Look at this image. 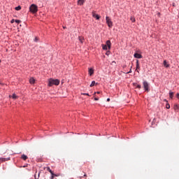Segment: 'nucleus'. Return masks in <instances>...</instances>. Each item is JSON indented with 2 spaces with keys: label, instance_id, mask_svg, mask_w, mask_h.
Returning a JSON list of instances; mask_svg holds the SVG:
<instances>
[{
  "label": "nucleus",
  "instance_id": "nucleus-18",
  "mask_svg": "<svg viewBox=\"0 0 179 179\" xmlns=\"http://www.w3.org/2000/svg\"><path fill=\"white\" fill-rule=\"evenodd\" d=\"M84 2H85V0H78V5H83Z\"/></svg>",
  "mask_w": 179,
  "mask_h": 179
},
{
  "label": "nucleus",
  "instance_id": "nucleus-26",
  "mask_svg": "<svg viewBox=\"0 0 179 179\" xmlns=\"http://www.w3.org/2000/svg\"><path fill=\"white\" fill-rule=\"evenodd\" d=\"M34 41H35L36 43H37V42L38 41V38L36 37V38H34Z\"/></svg>",
  "mask_w": 179,
  "mask_h": 179
},
{
  "label": "nucleus",
  "instance_id": "nucleus-38",
  "mask_svg": "<svg viewBox=\"0 0 179 179\" xmlns=\"http://www.w3.org/2000/svg\"><path fill=\"white\" fill-rule=\"evenodd\" d=\"M34 177H35V179H38V178H37V177H36V176Z\"/></svg>",
  "mask_w": 179,
  "mask_h": 179
},
{
  "label": "nucleus",
  "instance_id": "nucleus-24",
  "mask_svg": "<svg viewBox=\"0 0 179 179\" xmlns=\"http://www.w3.org/2000/svg\"><path fill=\"white\" fill-rule=\"evenodd\" d=\"M82 95L83 96H90L89 94L87 93H81Z\"/></svg>",
  "mask_w": 179,
  "mask_h": 179
},
{
  "label": "nucleus",
  "instance_id": "nucleus-14",
  "mask_svg": "<svg viewBox=\"0 0 179 179\" xmlns=\"http://www.w3.org/2000/svg\"><path fill=\"white\" fill-rule=\"evenodd\" d=\"M34 82H36V80H34V78L29 79V83H31V85H34Z\"/></svg>",
  "mask_w": 179,
  "mask_h": 179
},
{
  "label": "nucleus",
  "instance_id": "nucleus-9",
  "mask_svg": "<svg viewBox=\"0 0 179 179\" xmlns=\"http://www.w3.org/2000/svg\"><path fill=\"white\" fill-rule=\"evenodd\" d=\"M134 58L141 59V58H142V55H141L139 53H135L134 54Z\"/></svg>",
  "mask_w": 179,
  "mask_h": 179
},
{
  "label": "nucleus",
  "instance_id": "nucleus-13",
  "mask_svg": "<svg viewBox=\"0 0 179 179\" xmlns=\"http://www.w3.org/2000/svg\"><path fill=\"white\" fill-rule=\"evenodd\" d=\"M8 160H10V158H0V162H8Z\"/></svg>",
  "mask_w": 179,
  "mask_h": 179
},
{
  "label": "nucleus",
  "instance_id": "nucleus-22",
  "mask_svg": "<svg viewBox=\"0 0 179 179\" xmlns=\"http://www.w3.org/2000/svg\"><path fill=\"white\" fill-rule=\"evenodd\" d=\"M20 9H22V7L20 6L15 7V10H20Z\"/></svg>",
  "mask_w": 179,
  "mask_h": 179
},
{
  "label": "nucleus",
  "instance_id": "nucleus-17",
  "mask_svg": "<svg viewBox=\"0 0 179 179\" xmlns=\"http://www.w3.org/2000/svg\"><path fill=\"white\" fill-rule=\"evenodd\" d=\"M10 97H12V99H13V100H16V99H18L19 96L15 95V94H13V96H10Z\"/></svg>",
  "mask_w": 179,
  "mask_h": 179
},
{
  "label": "nucleus",
  "instance_id": "nucleus-31",
  "mask_svg": "<svg viewBox=\"0 0 179 179\" xmlns=\"http://www.w3.org/2000/svg\"><path fill=\"white\" fill-rule=\"evenodd\" d=\"M14 22H15V20H12L11 23H14Z\"/></svg>",
  "mask_w": 179,
  "mask_h": 179
},
{
  "label": "nucleus",
  "instance_id": "nucleus-40",
  "mask_svg": "<svg viewBox=\"0 0 179 179\" xmlns=\"http://www.w3.org/2000/svg\"><path fill=\"white\" fill-rule=\"evenodd\" d=\"M0 62H1V60H0Z\"/></svg>",
  "mask_w": 179,
  "mask_h": 179
},
{
  "label": "nucleus",
  "instance_id": "nucleus-30",
  "mask_svg": "<svg viewBox=\"0 0 179 179\" xmlns=\"http://www.w3.org/2000/svg\"><path fill=\"white\" fill-rule=\"evenodd\" d=\"M94 100H95L96 101H99V98H94Z\"/></svg>",
  "mask_w": 179,
  "mask_h": 179
},
{
  "label": "nucleus",
  "instance_id": "nucleus-6",
  "mask_svg": "<svg viewBox=\"0 0 179 179\" xmlns=\"http://www.w3.org/2000/svg\"><path fill=\"white\" fill-rule=\"evenodd\" d=\"M143 87H144V90H145L146 92H150V89H149V83H147V81H144L143 83Z\"/></svg>",
  "mask_w": 179,
  "mask_h": 179
},
{
  "label": "nucleus",
  "instance_id": "nucleus-3",
  "mask_svg": "<svg viewBox=\"0 0 179 179\" xmlns=\"http://www.w3.org/2000/svg\"><path fill=\"white\" fill-rule=\"evenodd\" d=\"M46 170H47V171H49V173H50V174L52 175V176H50V179H54V177H59V174H55V173H54V171H52V170H51V169H50V166H47V167H46Z\"/></svg>",
  "mask_w": 179,
  "mask_h": 179
},
{
  "label": "nucleus",
  "instance_id": "nucleus-20",
  "mask_svg": "<svg viewBox=\"0 0 179 179\" xmlns=\"http://www.w3.org/2000/svg\"><path fill=\"white\" fill-rule=\"evenodd\" d=\"M130 20H131V22H133V23H135L136 22V20H135V18L134 17H131Z\"/></svg>",
  "mask_w": 179,
  "mask_h": 179
},
{
  "label": "nucleus",
  "instance_id": "nucleus-39",
  "mask_svg": "<svg viewBox=\"0 0 179 179\" xmlns=\"http://www.w3.org/2000/svg\"><path fill=\"white\" fill-rule=\"evenodd\" d=\"M164 101H166V102H167V99H164Z\"/></svg>",
  "mask_w": 179,
  "mask_h": 179
},
{
  "label": "nucleus",
  "instance_id": "nucleus-27",
  "mask_svg": "<svg viewBox=\"0 0 179 179\" xmlns=\"http://www.w3.org/2000/svg\"><path fill=\"white\" fill-rule=\"evenodd\" d=\"M136 87H137V89H141V85H137V86H136Z\"/></svg>",
  "mask_w": 179,
  "mask_h": 179
},
{
  "label": "nucleus",
  "instance_id": "nucleus-11",
  "mask_svg": "<svg viewBox=\"0 0 179 179\" xmlns=\"http://www.w3.org/2000/svg\"><path fill=\"white\" fill-rule=\"evenodd\" d=\"M21 159H22V160L26 161L27 159H29V157H27V155L23 154V155L21 156Z\"/></svg>",
  "mask_w": 179,
  "mask_h": 179
},
{
  "label": "nucleus",
  "instance_id": "nucleus-1",
  "mask_svg": "<svg viewBox=\"0 0 179 179\" xmlns=\"http://www.w3.org/2000/svg\"><path fill=\"white\" fill-rule=\"evenodd\" d=\"M54 85L55 86H58V85H59V80H58V79L54 80L52 78L49 79L48 86L51 87V86H54Z\"/></svg>",
  "mask_w": 179,
  "mask_h": 179
},
{
  "label": "nucleus",
  "instance_id": "nucleus-32",
  "mask_svg": "<svg viewBox=\"0 0 179 179\" xmlns=\"http://www.w3.org/2000/svg\"><path fill=\"white\" fill-rule=\"evenodd\" d=\"M83 177H87V175L84 174Z\"/></svg>",
  "mask_w": 179,
  "mask_h": 179
},
{
  "label": "nucleus",
  "instance_id": "nucleus-34",
  "mask_svg": "<svg viewBox=\"0 0 179 179\" xmlns=\"http://www.w3.org/2000/svg\"><path fill=\"white\" fill-rule=\"evenodd\" d=\"M96 93H97V94H100V92H97Z\"/></svg>",
  "mask_w": 179,
  "mask_h": 179
},
{
  "label": "nucleus",
  "instance_id": "nucleus-8",
  "mask_svg": "<svg viewBox=\"0 0 179 179\" xmlns=\"http://www.w3.org/2000/svg\"><path fill=\"white\" fill-rule=\"evenodd\" d=\"M164 66L165 68H170V64L169 63H167V61L166 60H164Z\"/></svg>",
  "mask_w": 179,
  "mask_h": 179
},
{
  "label": "nucleus",
  "instance_id": "nucleus-19",
  "mask_svg": "<svg viewBox=\"0 0 179 179\" xmlns=\"http://www.w3.org/2000/svg\"><path fill=\"white\" fill-rule=\"evenodd\" d=\"M136 69H141V66H139V60H136Z\"/></svg>",
  "mask_w": 179,
  "mask_h": 179
},
{
  "label": "nucleus",
  "instance_id": "nucleus-4",
  "mask_svg": "<svg viewBox=\"0 0 179 179\" xmlns=\"http://www.w3.org/2000/svg\"><path fill=\"white\" fill-rule=\"evenodd\" d=\"M103 50H107L108 48L110 50L111 48V41H107L106 45H102Z\"/></svg>",
  "mask_w": 179,
  "mask_h": 179
},
{
  "label": "nucleus",
  "instance_id": "nucleus-35",
  "mask_svg": "<svg viewBox=\"0 0 179 179\" xmlns=\"http://www.w3.org/2000/svg\"><path fill=\"white\" fill-rule=\"evenodd\" d=\"M38 177H40V173H38Z\"/></svg>",
  "mask_w": 179,
  "mask_h": 179
},
{
  "label": "nucleus",
  "instance_id": "nucleus-25",
  "mask_svg": "<svg viewBox=\"0 0 179 179\" xmlns=\"http://www.w3.org/2000/svg\"><path fill=\"white\" fill-rule=\"evenodd\" d=\"M166 108L169 110L170 108V104L167 103L166 106Z\"/></svg>",
  "mask_w": 179,
  "mask_h": 179
},
{
  "label": "nucleus",
  "instance_id": "nucleus-21",
  "mask_svg": "<svg viewBox=\"0 0 179 179\" xmlns=\"http://www.w3.org/2000/svg\"><path fill=\"white\" fill-rule=\"evenodd\" d=\"M95 85H96V81H92L90 85V87H93V86H94Z\"/></svg>",
  "mask_w": 179,
  "mask_h": 179
},
{
  "label": "nucleus",
  "instance_id": "nucleus-28",
  "mask_svg": "<svg viewBox=\"0 0 179 179\" xmlns=\"http://www.w3.org/2000/svg\"><path fill=\"white\" fill-rule=\"evenodd\" d=\"M132 72V69H130V71L127 72V73H131Z\"/></svg>",
  "mask_w": 179,
  "mask_h": 179
},
{
  "label": "nucleus",
  "instance_id": "nucleus-29",
  "mask_svg": "<svg viewBox=\"0 0 179 179\" xmlns=\"http://www.w3.org/2000/svg\"><path fill=\"white\" fill-rule=\"evenodd\" d=\"M177 99H179V93L176 94Z\"/></svg>",
  "mask_w": 179,
  "mask_h": 179
},
{
  "label": "nucleus",
  "instance_id": "nucleus-7",
  "mask_svg": "<svg viewBox=\"0 0 179 179\" xmlns=\"http://www.w3.org/2000/svg\"><path fill=\"white\" fill-rule=\"evenodd\" d=\"M92 16H93V17H95V19H96V20H99V19H100V15L94 13V12H92Z\"/></svg>",
  "mask_w": 179,
  "mask_h": 179
},
{
  "label": "nucleus",
  "instance_id": "nucleus-5",
  "mask_svg": "<svg viewBox=\"0 0 179 179\" xmlns=\"http://www.w3.org/2000/svg\"><path fill=\"white\" fill-rule=\"evenodd\" d=\"M106 20L108 27L110 28L113 27V21H111V19L110 18V17L107 16L106 17Z\"/></svg>",
  "mask_w": 179,
  "mask_h": 179
},
{
  "label": "nucleus",
  "instance_id": "nucleus-36",
  "mask_svg": "<svg viewBox=\"0 0 179 179\" xmlns=\"http://www.w3.org/2000/svg\"><path fill=\"white\" fill-rule=\"evenodd\" d=\"M82 178H83V176H80V177H79L80 179H82Z\"/></svg>",
  "mask_w": 179,
  "mask_h": 179
},
{
  "label": "nucleus",
  "instance_id": "nucleus-33",
  "mask_svg": "<svg viewBox=\"0 0 179 179\" xmlns=\"http://www.w3.org/2000/svg\"><path fill=\"white\" fill-rule=\"evenodd\" d=\"M107 101H110V98H108V99H107Z\"/></svg>",
  "mask_w": 179,
  "mask_h": 179
},
{
  "label": "nucleus",
  "instance_id": "nucleus-37",
  "mask_svg": "<svg viewBox=\"0 0 179 179\" xmlns=\"http://www.w3.org/2000/svg\"><path fill=\"white\" fill-rule=\"evenodd\" d=\"M106 55H108V52H106Z\"/></svg>",
  "mask_w": 179,
  "mask_h": 179
},
{
  "label": "nucleus",
  "instance_id": "nucleus-10",
  "mask_svg": "<svg viewBox=\"0 0 179 179\" xmlns=\"http://www.w3.org/2000/svg\"><path fill=\"white\" fill-rule=\"evenodd\" d=\"M88 73H89V75L92 76V75L94 73V70H93V69H89Z\"/></svg>",
  "mask_w": 179,
  "mask_h": 179
},
{
  "label": "nucleus",
  "instance_id": "nucleus-15",
  "mask_svg": "<svg viewBox=\"0 0 179 179\" xmlns=\"http://www.w3.org/2000/svg\"><path fill=\"white\" fill-rule=\"evenodd\" d=\"M173 110H175L176 111H178V110H179L178 104H176L173 106Z\"/></svg>",
  "mask_w": 179,
  "mask_h": 179
},
{
  "label": "nucleus",
  "instance_id": "nucleus-12",
  "mask_svg": "<svg viewBox=\"0 0 179 179\" xmlns=\"http://www.w3.org/2000/svg\"><path fill=\"white\" fill-rule=\"evenodd\" d=\"M78 40L81 43V44H83V41H85V38H83V36H79Z\"/></svg>",
  "mask_w": 179,
  "mask_h": 179
},
{
  "label": "nucleus",
  "instance_id": "nucleus-16",
  "mask_svg": "<svg viewBox=\"0 0 179 179\" xmlns=\"http://www.w3.org/2000/svg\"><path fill=\"white\" fill-rule=\"evenodd\" d=\"M169 97H170V99H173V97H174V92L170 91L169 92Z\"/></svg>",
  "mask_w": 179,
  "mask_h": 179
},
{
  "label": "nucleus",
  "instance_id": "nucleus-23",
  "mask_svg": "<svg viewBox=\"0 0 179 179\" xmlns=\"http://www.w3.org/2000/svg\"><path fill=\"white\" fill-rule=\"evenodd\" d=\"M22 21H20V20H15V23H21Z\"/></svg>",
  "mask_w": 179,
  "mask_h": 179
},
{
  "label": "nucleus",
  "instance_id": "nucleus-2",
  "mask_svg": "<svg viewBox=\"0 0 179 179\" xmlns=\"http://www.w3.org/2000/svg\"><path fill=\"white\" fill-rule=\"evenodd\" d=\"M29 10L30 12H31V13H37V12L38 11V8L36 4H32L29 7Z\"/></svg>",
  "mask_w": 179,
  "mask_h": 179
}]
</instances>
